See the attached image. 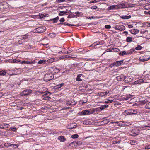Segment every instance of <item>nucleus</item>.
<instances>
[{
	"label": "nucleus",
	"mask_w": 150,
	"mask_h": 150,
	"mask_svg": "<svg viewBox=\"0 0 150 150\" xmlns=\"http://www.w3.org/2000/svg\"><path fill=\"white\" fill-rule=\"evenodd\" d=\"M54 77V75L51 73H47L44 77V80L46 82L52 79Z\"/></svg>",
	"instance_id": "obj_1"
},
{
	"label": "nucleus",
	"mask_w": 150,
	"mask_h": 150,
	"mask_svg": "<svg viewBox=\"0 0 150 150\" xmlns=\"http://www.w3.org/2000/svg\"><path fill=\"white\" fill-rule=\"evenodd\" d=\"M46 30V28L44 26L40 27L33 30V32L41 33L44 32Z\"/></svg>",
	"instance_id": "obj_2"
},
{
	"label": "nucleus",
	"mask_w": 150,
	"mask_h": 150,
	"mask_svg": "<svg viewBox=\"0 0 150 150\" xmlns=\"http://www.w3.org/2000/svg\"><path fill=\"white\" fill-rule=\"evenodd\" d=\"M139 132V130L137 128L133 129L130 131L129 132L130 135L134 136L138 135Z\"/></svg>",
	"instance_id": "obj_3"
},
{
	"label": "nucleus",
	"mask_w": 150,
	"mask_h": 150,
	"mask_svg": "<svg viewBox=\"0 0 150 150\" xmlns=\"http://www.w3.org/2000/svg\"><path fill=\"white\" fill-rule=\"evenodd\" d=\"M124 113L127 115H131L136 114L137 113V111L134 110L129 109L125 110Z\"/></svg>",
	"instance_id": "obj_4"
},
{
	"label": "nucleus",
	"mask_w": 150,
	"mask_h": 150,
	"mask_svg": "<svg viewBox=\"0 0 150 150\" xmlns=\"http://www.w3.org/2000/svg\"><path fill=\"white\" fill-rule=\"evenodd\" d=\"M32 93V90L31 89H26L24 90L21 93V95L22 96H25L30 94Z\"/></svg>",
	"instance_id": "obj_5"
},
{
	"label": "nucleus",
	"mask_w": 150,
	"mask_h": 150,
	"mask_svg": "<svg viewBox=\"0 0 150 150\" xmlns=\"http://www.w3.org/2000/svg\"><path fill=\"white\" fill-rule=\"evenodd\" d=\"M117 7L118 9L127 8L128 7L126 2L118 4L117 5Z\"/></svg>",
	"instance_id": "obj_6"
},
{
	"label": "nucleus",
	"mask_w": 150,
	"mask_h": 150,
	"mask_svg": "<svg viewBox=\"0 0 150 150\" xmlns=\"http://www.w3.org/2000/svg\"><path fill=\"white\" fill-rule=\"evenodd\" d=\"M115 29L118 30L120 31H123L125 30V28L122 25H117L115 27Z\"/></svg>",
	"instance_id": "obj_7"
},
{
	"label": "nucleus",
	"mask_w": 150,
	"mask_h": 150,
	"mask_svg": "<svg viewBox=\"0 0 150 150\" xmlns=\"http://www.w3.org/2000/svg\"><path fill=\"white\" fill-rule=\"evenodd\" d=\"M133 80V78L132 76H125V82L126 83H129L131 82Z\"/></svg>",
	"instance_id": "obj_8"
},
{
	"label": "nucleus",
	"mask_w": 150,
	"mask_h": 150,
	"mask_svg": "<svg viewBox=\"0 0 150 150\" xmlns=\"http://www.w3.org/2000/svg\"><path fill=\"white\" fill-rule=\"evenodd\" d=\"M51 69L55 73H58L61 70V69L59 68L55 67H52L51 68Z\"/></svg>",
	"instance_id": "obj_9"
},
{
	"label": "nucleus",
	"mask_w": 150,
	"mask_h": 150,
	"mask_svg": "<svg viewBox=\"0 0 150 150\" xmlns=\"http://www.w3.org/2000/svg\"><path fill=\"white\" fill-rule=\"evenodd\" d=\"M9 126V124L2 123L0 124V128L4 129L5 128H8Z\"/></svg>",
	"instance_id": "obj_10"
},
{
	"label": "nucleus",
	"mask_w": 150,
	"mask_h": 150,
	"mask_svg": "<svg viewBox=\"0 0 150 150\" xmlns=\"http://www.w3.org/2000/svg\"><path fill=\"white\" fill-rule=\"evenodd\" d=\"M125 76L123 75H121L116 77V79L118 81H120L125 80Z\"/></svg>",
	"instance_id": "obj_11"
},
{
	"label": "nucleus",
	"mask_w": 150,
	"mask_h": 150,
	"mask_svg": "<svg viewBox=\"0 0 150 150\" xmlns=\"http://www.w3.org/2000/svg\"><path fill=\"white\" fill-rule=\"evenodd\" d=\"M83 77V75L82 74H79L77 76L76 78V81H82V79Z\"/></svg>",
	"instance_id": "obj_12"
},
{
	"label": "nucleus",
	"mask_w": 150,
	"mask_h": 150,
	"mask_svg": "<svg viewBox=\"0 0 150 150\" xmlns=\"http://www.w3.org/2000/svg\"><path fill=\"white\" fill-rule=\"evenodd\" d=\"M90 111L88 110H83L81 112H79V114L82 115H87L90 114Z\"/></svg>",
	"instance_id": "obj_13"
},
{
	"label": "nucleus",
	"mask_w": 150,
	"mask_h": 150,
	"mask_svg": "<svg viewBox=\"0 0 150 150\" xmlns=\"http://www.w3.org/2000/svg\"><path fill=\"white\" fill-rule=\"evenodd\" d=\"M111 123H117V125L119 126H123L124 125V123L122 121H120L119 122L116 121L115 122H111Z\"/></svg>",
	"instance_id": "obj_14"
},
{
	"label": "nucleus",
	"mask_w": 150,
	"mask_h": 150,
	"mask_svg": "<svg viewBox=\"0 0 150 150\" xmlns=\"http://www.w3.org/2000/svg\"><path fill=\"white\" fill-rule=\"evenodd\" d=\"M124 61L122 60L120 61H118L114 62V64L115 66H118L120 65L123 64Z\"/></svg>",
	"instance_id": "obj_15"
},
{
	"label": "nucleus",
	"mask_w": 150,
	"mask_h": 150,
	"mask_svg": "<svg viewBox=\"0 0 150 150\" xmlns=\"http://www.w3.org/2000/svg\"><path fill=\"white\" fill-rule=\"evenodd\" d=\"M109 91H106L105 92H102L98 93V96H99L101 97L105 96V95H107L109 93Z\"/></svg>",
	"instance_id": "obj_16"
},
{
	"label": "nucleus",
	"mask_w": 150,
	"mask_h": 150,
	"mask_svg": "<svg viewBox=\"0 0 150 150\" xmlns=\"http://www.w3.org/2000/svg\"><path fill=\"white\" fill-rule=\"evenodd\" d=\"M117 8H118V7H117V5H112L109 7L108 8V10L118 9Z\"/></svg>",
	"instance_id": "obj_17"
},
{
	"label": "nucleus",
	"mask_w": 150,
	"mask_h": 150,
	"mask_svg": "<svg viewBox=\"0 0 150 150\" xmlns=\"http://www.w3.org/2000/svg\"><path fill=\"white\" fill-rule=\"evenodd\" d=\"M131 33L132 34H135L139 32V30L137 29H133L130 30Z\"/></svg>",
	"instance_id": "obj_18"
},
{
	"label": "nucleus",
	"mask_w": 150,
	"mask_h": 150,
	"mask_svg": "<svg viewBox=\"0 0 150 150\" xmlns=\"http://www.w3.org/2000/svg\"><path fill=\"white\" fill-rule=\"evenodd\" d=\"M58 139L61 142H64L66 140V138L64 137V136H59Z\"/></svg>",
	"instance_id": "obj_19"
},
{
	"label": "nucleus",
	"mask_w": 150,
	"mask_h": 150,
	"mask_svg": "<svg viewBox=\"0 0 150 150\" xmlns=\"http://www.w3.org/2000/svg\"><path fill=\"white\" fill-rule=\"evenodd\" d=\"M149 59V58H145L143 57H141L139 58V60L141 62H144L147 61Z\"/></svg>",
	"instance_id": "obj_20"
},
{
	"label": "nucleus",
	"mask_w": 150,
	"mask_h": 150,
	"mask_svg": "<svg viewBox=\"0 0 150 150\" xmlns=\"http://www.w3.org/2000/svg\"><path fill=\"white\" fill-rule=\"evenodd\" d=\"M22 64H31L33 63V62L32 61H23L21 62Z\"/></svg>",
	"instance_id": "obj_21"
},
{
	"label": "nucleus",
	"mask_w": 150,
	"mask_h": 150,
	"mask_svg": "<svg viewBox=\"0 0 150 150\" xmlns=\"http://www.w3.org/2000/svg\"><path fill=\"white\" fill-rule=\"evenodd\" d=\"M119 54L120 56H122L124 55H127L128 54L127 53V52H126L125 51H122L119 53Z\"/></svg>",
	"instance_id": "obj_22"
},
{
	"label": "nucleus",
	"mask_w": 150,
	"mask_h": 150,
	"mask_svg": "<svg viewBox=\"0 0 150 150\" xmlns=\"http://www.w3.org/2000/svg\"><path fill=\"white\" fill-rule=\"evenodd\" d=\"M132 38L130 37H128L126 39V41L128 42H132Z\"/></svg>",
	"instance_id": "obj_23"
},
{
	"label": "nucleus",
	"mask_w": 150,
	"mask_h": 150,
	"mask_svg": "<svg viewBox=\"0 0 150 150\" xmlns=\"http://www.w3.org/2000/svg\"><path fill=\"white\" fill-rule=\"evenodd\" d=\"M48 35L49 37L52 38L55 37L56 36L55 33H50Z\"/></svg>",
	"instance_id": "obj_24"
},
{
	"label": "nucleus",
	"mask_w": 150,
	"mask_h": 150,
	"mask_svg": "<svg viewBox=\"0 0 150 150\" xmlns=\"http://www.w3.org/2000/svg\"><path fill=\"white\" fill-rule=\"evenodd\" d=\"M135 51V50L134 49H131L127 52V53L128 54H130Z\"/></svg>",
	"instance_id": "obj_25"
},
{
	"label": "nucleus",
	"mask_w": 150,
	"mask_h": 150,
	"mask_svg": "<svg viewBox=\"0 0 150 150\" xmlns=\"http://www.w3.org/2000/svg\"><path fill=\"white\" fill-rule=\"evenodd\" d=\"M66 104L67 105H72L73 104H74V103L73 102H72V101H71V100L67 102Z\"/></svg>",
	"instance_id": "obj_26"
},
{
	"label": "nucleus",
	"mask_w": 150,
	"mask_h": 150,
	"mask_svg": "<svg viewBox=\"0 0 150 150\" xmlns=\"http://www.w3.org/2000/svg\"><path fill=\"white\" fill-rule=\"evenodd\" d=\"M55 60V59L53 58H51L48 59L47 60V62L50 63H51L53 62Z\"/></svg>",
	"instance_id": "obj_27"
},
{
	"label": "nucleus",
	"mask_w": 150,
	"mask_h": 150,
	"mask_svg": "<svg viewBox=\"0 0 150 150\" xmlns=\"http://www.w3.org/2000/svg\"><path fill=\"white\" fill-rule=\"evenodd\" d=\"M22 38L23 39H27L28 37V35L27 34H25L22 36H21Z\"/></svg>",
	"instance_id": "obj_28"
},
{
	"label": "nucleus",
	"mask_w": 150,
	"mask_h": 150,
	"mask_svg": "<svg viewBox=\"0 0 150 150\" xmlns=\"http://www.w3.org/2000/svg\"><path fill=\"white\" fill-rule=\"evenodd\" d=\"M146 109H150V102L147 103L145 106Z\"/></svg>",
	"instance_id": "obj_29"
},
{
	"label": "nucleus",
	"mask_w": 150,
	"mask_h": 150,
	"mask_svg": "<svg viewBox=\"0 0 150 150\" xmlns=\"http://www.w3.org/2000/svg\"><path fill=\"white\" fill-rule=\"evenodd\" d=\"M131 17V16L130 15L128 16H122V18L123 19H128L130 18Z\"/></svg>",
	"instance_id": "obj_30"
},
{
	"label": "nucleus",
	"mask_w": 150,
	"mask_h": 150,
	"mask_svg": "<svg viewBox=\"0 0 150 150\" xmlns=\"http://www.w3.org/2000/svg\"><path fill=\"white\" fill-rule=\"evenodd\" d=\"M59 18L58 16L57 17L55 18H54L52 20L53 21V23H55L57 22L58 20L59 19Z\"/></svg>",
	"instance_id": "obj_31"
},
{
	"label": "nucleus",
	"mask_w": 150,
	"mask_h": 150,
	"mask_svg": "<svg viewBox=\"0 0 150 150\" xmlns=\"http://www.w3.org/2000/svg\"><path fill=\"white\" fill-rule=\"evenodd\" d=\"M6 74V72L4 71H0V75L4 76Z\"/></svg>",
	"instance_id": "obj_32"
},
{
	"label": "nucleus",
	"mask_w": 150,
	"mask_h": 150,
	"mask_svg": "<svg viewBox=\"0 0 150 150\" xmlns=\"http://www.w3.org/2000/svg\"><path fill=\"white\" fill-rule=\"evenodd\" d=\"M142 47L140 45H138L135 47V49L137 50H140L142 49Z\"/></svg>",
	"instance_id": "obj_33"
},
{
	"label": "nucleus",
	"mask_w": 150,
	"mask_h": 150,
	"mask_svg": "<svg viewBox=\"0 0 150 150\" xmlns=\"http://www.w3.org/2000/svg\"><path fill=\"white\" fill-rule=\"evenodd\" d=\"M46 62V60H40L38 62V64H41L43 63H45Z\"/></svg>",
	"instance_id": "obj_34"
},
{
	"label": "nucleus",
	"mask_w": 150,
	"mask_h": 150,
	"mask_svg": "<svg viewBox=\"0 0 150 150\" xmlns=\"http://www.w3.org/2000/svg\"><path fill=\"white\" fill-rule=\"evenodd\" d=\"M73 143H74V144H77L78 145H79L80 144H82L81 142H80L79 143L78 142H74L71 143L70 145H71Z\"/></svg>",
	"instance_id": "obj_35"
},
{
	"label": "nucleus",
	"mask_w": 150,
	"mask_h": 150,
	"mask_svg": "<svg viewBox=\"0 0 150 150\" xmlns=\"http://www.w3.org/2000/svg\"><path fill=\"white\" fill-rule=\"evenodd\" d=\"M78 135L77 134L73 135L71 136V137L72 138H77L78 137Z\"/></svg>",
	"instance_id": "obj_36"
},
{
	"label": "nucleus",
	"mask_w": 150,
	"mask_h": 150,
	"mask_svg": "<svg viewBox=\"0 0 150 150\" xmlns=\"http://www.w3.org/2000/svg\"><path fill=\"white\" fill-rule=\"evenodd\" d=\"M4 146H5L8 147L9 146H11V144L9 143H6L4 144Z\"/></svg>",
	"instance_id": "obj_37"
},
{
	"label": "nucleus",
	"mask_w": 150,
	"mask_h": 150,
	"mask_svg": "<svg viewBox=\"0 0 150 150\" xmlns=\"http://www.w3.org/2000/svg\"><path fill=\"white\" fill-rule=\"evenodd\" d=\"M142 79H140L136 81L135 82L136 83H142L143 82Z\"/></svg>",
	"instance_id": "obj_38"
},
{
	"label": "nucleus",
	"mask_w": 150,
	"mask_h": 150,
	"mask_svg": "<svg viewBox=\"0 0 150 150\" xmlns=\"http://www.w3.org/2000/svg\"><path fill=\"white\" fill-rule=\"evenodd\" d=\"M113 102V100H108L107 101H105V103H112Z\"/></svg>",
	"instance_id": "obj_39"
},
{
	"label": "nucleus",
	"mask_w": 150,
	"mask_h": 150,
	"mask_svg": "<svg viewBox=\"0 0 150 150\" xmlns=\"http://www.w3.org/2000/svg\"><path fill=\"white\" fill-rule=\"evenodd\" d=\"M66 25H67L69 26H76L77 27H78L79 25H72L71 24L69 23H67L66 24Z\"/></svg>",
	"instance_id": "obj_40"
},
{
	"label": "nucleus",
	"mask_w": 150,
	"mask_h": 150,
	"mask_svg": "<svg viewBox=\"0 0 150 150\" xmlns=\"http://www.w3.org/2000/svg\"><path fill=\"white\" fill-rule=\"evenodd\" d=\"M105 28L109 29L111 28V26L110 25H106L105 26Z\"/></svg>",
	"instance_id": "obj_41"
},
{
	"label": "nucleus",
	"mask_w": 150,
	"mask_h": 150,
	"mask_svg": "<svg viewBox=\"0 0 150 150\" xmlns=\"http://www.w3.org/2000/svg\"><path fill=\"white\" fill-rule=\"evenodd\" d=\"M44 93L42 92H40L39 91H37L36 92V94L38 95H40Z\"/></svg>",
	"instance_id": "obj_42"
},
{
	"label": "nucleus",
	"mask_w": 150,
	"mask_h": 150,
	"mask_svg": "<svg viewBox=\"0 0 150 150\" xmlns=\"http://www.w3.org/2000/svg\"><path fill=\"white\" fill-rule=\"evenodd\" d=\"M11 129L12 131H15L17 130V128L16 127H11Z\"/></svg>",
	"instance_id": "obj_43"
},
{
	"label": "nucleus",
	"mask_w": 150,
	"mask_h": 150,
	"mask_svg": "<svg viewBox=\"0 0 150 150\" xmlns=\"http://www.w3.org/2000/svg\"><path fill=\"white\" fill-rule=\"evenodd\" d=\"M63 57H64L63 58H71V56L69 55L63 56Z\"/></svg>",
	"instance_id": "obj_44"
},
{
	"label": "nucleus",
	"mask_w": 150,
	"mask_h": 150,
	"mask_svg": "<svg viewBox=\"0 0 150 150\" xmlns=\"http://www.w3.org/2000/svg\"><path fill=\"white\" fill-rule=\"evenodd\" d=\"M103 122H104L105 124H107L109 122V121L108 120L106 119L105 120H104Z\"/></svg>",
	"instance_id": "obj_45"
},
{
	"label": "nucleus",
	"mask_w": 150,
	"mask_h": 150,
	"mask_svg": "<svg viewBox=\"0 0 150 150\" xmlns=\"http://www.w3.org/2000/svg\"><path fill=\"white\" fill-rule=\"evenodd\" d=\"M96 111H101V109H100V107H99L97 108H96Z\"/></svg>",
	"instance_id": "obj_46"
},
{
	"label": "nucleus",
	"mask_w": 150,
	"mask_h": 150,
	"mask_svg": "<svg viewBox=\"0 0 150 150\" xmlns=\"http://www.w3.org/2000/svg\"><path fill=\"white\" fill-rule=\"evenodd\" d=\"M64 21V19L63 18H61L59 20V21L61 22H63Z\"/></svg>",
	"instance_id": "obj_47"
},
{
	"label": "nucleus",
	"mask_w": 150,
	"mask_h": 150,
	"mask_svg": "<svg viewBox=\"0 0 150 150\" xmlns=\"http://www.w3.org/2000/svg\"><path fill=\"white\" fill-rule=\"evenodd\" d=\"M55 88H56V89H58L59 88H61V87H60L59 84V85H57L56 86H55Z\"/></svg>",
	"instance_id": "obj_48"
},
{
	"label": "nucleus",
	"mask_w": 150,
	"mask_h": 150,
	"mask_svg": "<svg viewBox=\"0 0 150 150\" xmlns=\"http://www.w3.org/2000/svg\"><path fill=\"white\" fill-rule=\"evenodd\" d=\"M69 53V52L67 51L62 52V54H65Z\"/></svg>",
	"instance_id": "obj_49"
},
{
	"label": "nucleus",
	"mask_w": 150,
	"mask_h": 150,
	"mask_svg": "<svg viewBox=\"0 0 150 150\" xmlns=\"http://www.w3.org/2000/svg\"><path fill=\"white\" fill-rule=\"evenodd\" d=\"M63 12H64L63 11H60L59 13V16L63 15H64Z\"/></svg>",
	"instance_id": "obj_50"
},
{
	"label": "nucleus",
	"mask_w": 150,
	"mask_h": 150,
	"mask_svg": "<svg viewBox=\"0 0 150 150\" xmlns=\"http://www.w3.org/2000/svg\"><path fill=\"white\" fill-rule=\"evenodd\" d=\"M149 23L148 22H145L144 23V25L145 26H148V25H149Z\"/></svg>",
	"instance_id": "obj_51"
},
{
	"label": "nucleus",
	"mask_w": 150,
	"mask_h": 150,
	"mask_svg": "<svg viewBox=\"0 0 150 150\" xmlns=\"http://www.w3.org/2000/svg\"><path fill=\"white\" fill-rule=\"evenodd\" d=\"M115 66V64H114V62L112 63L110 66V67H112Z\"/></svg>",
	"instance_id": "obj_52"
},
{
	"label": "nucleus",
	"mask_w": 150,
	"mask_h": 150,
	"mask_svg": "<svg viewBox=\"0 0 150 150\" xmlns=\"http://www.w3.org/2000/svg\"><path fill=\"white\" fill-rule=\"evenodd\" d=\"M105 108L103 105L101 106L100 107V109H101V110H103Z\"/></svg>",
	"instance_id": "obj_53"
},
{
	"label": "nucleus",
	"mask_w": 150,
	"mask_h": 150,
	"mask_svg": "<svg viewBox=\"0 0 150 150\" xmlns=\"http://www.w3.org/2000/svg\"><path fill=\"white\" fill-rule=\"evenodd\" d=\"M87 101H88L87 100H85V101H83L82 100H81V102H82V104H84L85 103H86L87 102Z\"/></svg>",
	"instance_id": "obj_54"
},
{
	"label": "nucleus",
	"mask_w": 150,
	"mask_h": 150,
	"mask_svg": "<svg viewBox=\"0 0 150 150\" xmlns=\"http://www.w3.org/2000/svg\"><path fill=\"white\" fill-rule=\"evenodd\" d=\"M65 0H57V1H58V2H63Z\"/></svg>",
	"instance_id": "obj_55"
},
{
	"label": "nucleus",
	"mask_w": 150,
	"mask_h": 150,
	"mask_svg": "<svg viewBox=\"0 0 150 150\" xmlns=\"http://www.w3.org/2000/svg\"><path fill=\"white\" fill-rule=\"evenodd\" d=\"M14 63H17L18 62V61L16 59H14L13 60Z\"/></svg>",
	"instance_id": "obj_56"
},
{
	"label": "nucleus",
	"mask_w": 150,
	"mask_h": 150,
	"mask_svg": "<svg viewBox=\"0 0 150 150\" xmlns=\"http://www.w3.org/2000/svg\"><path fill=\"white\" fill-rule=\"evenodd\" d=\"M130 98V97H126L125 98V99L126 100H128Z\"/></svg>",
	"instance_id": "obj_57"
},
{
	"label": "nucleus",
	"mask_w": 150,
	"mask_h": 150,
	"mask_svg": "<svg viewBox=\"0 0 150 150\" xmlns=\"http://www.w3.org/2000/svg\"><path fill=\"white\" fill-rule=\"evenodd\" d=\"M128 27L129 28H133V26L131 25H128Z\"/></svg>",
	"instance_id": "obj_58"
},
{
	"label": "nucleus",
	"mask_w": 150,
	"mask_h": 150,
	"mask_svg": "<svg viewBox=\"0 0 150 150\" xmlns=\"http://www.w3.org/2000/svg\"><path fill=\"white\" fill-rule=\"evenodd\" d=\"M43 96L44 97H45L46 98V97L47 96V93H46L44 94L43 95Z\"/></svg>",
	"instance_id": "obj_59"
},
{
	"label": "nucleus",
	"mask_w": 150,
	"mask_h": 150,
	"mask_svg": "<svg viewBox=\"0 0 150 150\" xmlns=\"http://www.w3.org/2000/svg\"><path fill=\"white\" fill-rule=\"evenodd\" d=\"M123 34H127L128 33V32L127 31H125L123 32Z\"/></svg>",
	"instance_id": "obj_60"
},
{
	"label": "nucleus",
	"mask_w": 150,
	"mask_h": 150,
	"mask_svg": "<svg viewBox=\"0 0 150 150\" xmlns=\"http://www.w3.org/2000/svg\"><path fill=\"white\" fill-rule=\"evenodd\" d=\"M46 98H47V100H49L51 99V98L49 96H47L46 97Z\"/></svg>",
	"instance_id": "obj_61"
},
{
	"label": "nucleus",
	"mask_w": 150,
	"mask_h": 150,
	"mask_svg": "<svg viewBox=\"0 0 150 150\" xmlns=\"http://www.w3.org/2000/svg\"><path fill=\"white\" fill-rule=\"evenodd\" d=\"M146 31H141V32H140V33H141L142 34H143Z\"/></svg>",
	"instance_id": "obj_62"
},
{
	"label": "nucleus",
	"mask_w": 150,
	"mask_h": 150,
	"mask_svg": "<svg viewBox=\"0 0 150 150\" xmlns=\"http://www.w3.org/2000/svg\"><path fill=\"white\" fill-rule=\"evenodd\" d=\"M81 13H80V12H76L75 13H76V15H79V14H80Z\"/></svg>",
	"instance_id": "obj_63"
},
{
	"label": "nucleus",
	"mask_w": 150,
	"mask_h": 150,
	"mask_svg": "<svg viewBox=\"0 0 150 150\" xmlns=\"http://www.w3.org/2000/svg\"><path fill=\"white\" fill-rule=\"evenodd\" d=\"M146 147L148 149H150V145H149L147 146H146Z\"/></svg>",
	"instance_id": "obj_64"
}]
</instances>
